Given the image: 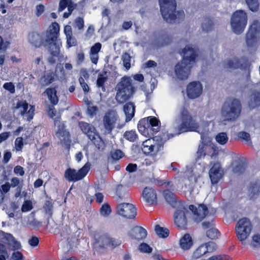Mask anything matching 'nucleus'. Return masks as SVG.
<instances>
[{"label":"nucleus","mask_w":260,"mask_h":260,"mask_svg":"<svg viewBox=\"0 0 260 260\" xmlns=\"http://www.w3.org/2000/svg\"><path fill=\"white\" fill-rule=\"evenodd\" d=\"M59 33V25L56 22H52L46 31V42L49 44L47 47L51 55L47 61L52 65L56 63L55 58L58 57L60 53L61 42L58 39Z\"/></svg>","instance_id":"f257e3e1"},{"label":"nucleus","mask_w":260,"mask_h":260,"mask_svg":"<svg viewBox=\"0 0 260 260\" xmlns=\"http://www.w3.org/2000/svg\"><path fill=\"white\" fill-rule=\"evenodd\" d=\"M181 54H183L182 59L176 64L175 73L179 79L182 80L188 78L192 64L196 62L197 54L196 50L189 45L182 49Z\"/></svg>","instance_id":"f03ea898"},{"label":"nucleus","mask_w":260,"mask_h":260,"mask_svg":"<svg viewBox=\"0 0 260 260\" xmlns=\"http://www.w3.org/2000/svg\"><path fill=\"white\" fill-rule=\"evenodd\" d=\"M175 122L178 124L175 128L177 135L188 132H197L199 127V123L185 106L181 107Z\"/></svg>","instance_id":"7ed1b4c3"},{"label":"nucleus","mask_w":260,"mask_h":260,"mask_svg":"<svg viewBox=\"0 0 260 260\" xmlns=\"http://www.w3.org/2000/svg\"><path fill=\"white\" fill-rule=\"evenodd\" d=\"M160 11L164 20L172 23L177 20L178 22L183 20L185 14L183 10L176 11L175 0H158Z\"/></svg>","instance_id":"20e7f679"},{"label":"nucleus","mask_w":260,"mask_h":260,"mask_svg":"<svg viewBox=\"0 0 260 260\" xmlns=\"http://www.w3.org/2000/svg\"><path fill=\"white\" fill-rule=\"evenodd\" d=\"M132 80L129 76L122 77L117 83L116 99L119 103H124L128 101L134 94L135 87L132 83Z\"/></svg>","instance_id":"39448f33"},{"label":"nucleus","mask_w":260,"mask_h":260,"mask_svg":"<svg viewBox=\"0 0 260 260\" xmlns=\"http://www.w3.org/2000/svg\"><path fill=\"white\" fill-rule=\"evenodd\" d=\"M139 132L143 136L152 138L160 128V121L155 116H148L141 119L137 125Z\"/></svg>","instance_id":"423d86ee"},{"label":"nucleus","mask_w":260,"mask_h":260,"mask_svg":"<svg viewBox=\"0 0 260 260\" xmlns=\"http://www.w3.org/2000/svg\"><path fill=\"white\" fill-rule=\"evenodd\" d=\"M241 110L240 101L235 98L230 99L224 103L221 113L224 120L234 121L239 117Z\"/></svg>","instance_id":"0eeeda50"},{"label":"nucleus","mask_w":260,"mask_h":260,"mask_svg":"<svg viewBox=\"0 0 260 260\" xmlns=\"http://www.w3.org/2000/svg\"><path fill=\"white\" fill-rule=\"evenodd\" d=\"M79 126L82 132L85 134L89 139L95 145L99 150H104L105 148V144L100 137L94 126L91 124L84 121L79 122Z\"/></svg>","instance_id":"6e6552de"},{"label":"nucleus","mask_w":260,"mask_h":260,"mask_svg":"<svg viewBox=\"0 0 260 260\" xmlns=\"http://www.w3.org/2000/svg\"><path fill=\"white\" fill-rule=\"evenodd\" d=\"M247 22V14L242 10H237L232 15L231 24L233 31L237 34L242 33Z\"/></svg>","instance_id":"1a4fd4ad"},{"label":"nucleus","mask_w":260,"mask_h":260,"mask_svg":"<svg viewBox=\"0 0 260 260\" xmlns=\"http://www.w3.org/2000/svg\"><path fill=\"white\" fill-rule=\"evenodd\" d=\"M60 120L61 116L60 115L57 116L54 118L55 124L57 122L60 123L58 126V128L55 133V135L57 138L60 139V144L64 146L66 149H69L72 142L71 135L70 132L66 129L64 124L60 123Z\"/></svg>","instance_id":"9d476101"},{"label":"nucleus","mask_w":260,"mask_h":260,"mask_svg":"<svg viewBox=\"0 0 260 260\" xmlns=\"http://www.w3.org/2000/svg\"><path fill=\"white\" fill-rule=\"evenodd\" d=\"M252 230L250 221L247 218L240 219L236 226L237 236L242 243L249 236Z\"/></svg>","instance_id":"9b49d317"},{"label":"nucleus","mask_w":260,"mask_h":260,"mask_svg":"<svg viewBox=\"0 0 260 260\" xmlns=\"http://www.w3.org/2000/svg\"><path fill=\"white\" fill-rule=\"evenodd\" d=\"M89 169V166L87 164H85L78 171L74 169L69 168L65 171L64 177L69 182H77L83 179L87 175Z\"/></svg>","instance_id":"f8f14e48"},{"label":"nucleus","mask_w":260,"mask_h":260,"mask_svg":"<svg viewBox=\"0 0 260 260\" xmlns=\"http://www.w3.org/2000/svg\"><path fill=\"white\" fill-rule=\"evenodd\" d=\"M190 215L188 210L185 207L178 208L174 214V223L180 229H185L188 223V219Z\"/></svg>","instance_id":"ddd939ff"},{"label":"nucleus","mask_w":260,"mask_h":260,"mask_svg":"<svg viewBox=\"0 0 260 260\" xmlns=\"http://www.w3.org/2000/svg\"><path fill=\"white\" fill-rule=\"evenodd\" d=\"M137 208L132 204L121 203L116 208V213L118 215L126 218L134 219L137 215Z\"/></svg>","instance_id":"4468645a"},{"label":"nucleus","mask_w":260,"mask_h":260,"mask_svg":"<svg viewBox=\"0 0 260 260\" xmlns=\"http://www.w3.org/2000/svg\"><path fill=\"white\" fill-rule=\"evenodd\" d=\"M175 136V134L166 133L160 134L157 136H153V137L149 138L147 140L143 141L142 146H145L146 145H155L154 142L155 141L157 146V151H160L162 149L164 145L166 142L168 140L174 137Z\"/></svg>","instance_id":"2eb2a0df"},{"label":"nucleus","mask_w":260,"mask_h":260,"mask_svg":"<svg viewBox=\"0 0 260 260\" xmlns=\"http://www.w3.org/2000/svg\"><path fill=\"white\" fill-rule=\"evenodd\" d=\"M260 31V24L258 20H255L250 25L246 35V43L248 47L255 45L257 42V36Z\"/></svg>","instance_id":"dca6fc26"},{"label":"nucleus","mask_w":260,"mask_h":260,"mask_svg":"<svg viewBox=\"0 0 260 260\" xmlns=\"http://www.w3.org/2000/svg\"><path fill=\"white\" fill-rule=\"evenodd\" d=\"M188 209L192 212L197 222L202 221L209 213L208 207L203 203L199 204L198 208L194 205H190Z\"/></svg>","instance_id":"f3484780"},{"label":"nucleus","mask_w":260,"mask_h":260,"mask_svg":"<svg viewBox=\"0 0 260 260\" xmlns=\"http://www.w3.org/2000/svg\"><path fill=\"white\" fill-rule=\"evenodd\" d=\"M218 152L213 147L209 146L205 143H202L199 145L197 152L196 161H198L202 158L205 157L206 155H209L211 157L217 155Z\"/></svg>","instance_id":"a211bd4d"},{"label":"nucleus","mask_w":260,"mask_h":260,"mask_svg":"<svg viewBox=\"0 0 260 260\" xmlns=\"http://www.w3.org/2000/svg\"><path fill=\"white\" fill-rule=\"evenodd\" d=\"M46 35L44 39L43 36L39 32L32 31L28 35V42L36 48H40L41 46L47 47L49 44L46 42Z\"/></svg>","instance_id":"6ab92c4d"},{"label":"nucleus","mask_w":260,"mask_h":260,"mask_svg":"<svg viewBox=\"0 0 260 260\" xmlns=\"http://www.w3.org/2000/svg\"><path fill=\"white\" fill-rule=\"evenodd\" d=\"M203 87L199 81H193L187 86L186 93L188 98L194 99L199 97L202 93Z\"/></svg>","instance_id":"aec40b11"},{"label":"nucleus","mask_w":260,"mask_h":260,"mask_svg":"<svg viewBox=\"0 0 260 260\" xmlns=\"http://www.w3.org/2000/svg\"><path fill=\"white\" fill-rule=\"evenodd\" d=\"M156 190L152 187H146L142 191L144 201L149 205H155L157 203Z\"/></svg>","instance_id":"412c9836"},{"label":"nucleus","mask_w":260,"mask_h":260,"mask_svg":"<svg viewBox=\"0 0 260 260\" xmlns=\"http://www.w3.org/2000/svg\"><path fill=\"white\" fill-rule=\"evenodd\" d=\"M128 235L132 239L140 241L144 240L146 238L147 232L143 227L136 225L131 229Z\"/></svg>","instance_id":"4be33fe9"},{"label":"nucleus","mask_w":260,"mask_h":260,"mask_svg":"<svg viewBox=\"0 0 260 260\" xmlns=\"http://www.w3.org/2000/svg\"><path fill=\"white\" fill-rule=\"evenodd\" d=\"M116 117L110 112L106 113L103 118V124L106 132L111 134L115 127L116 122Z\"/></svg>","instance_id":"5701e85b"},{"label":"nucleus","mask_w":260,"mask_h":260,"mask_svg":"<svg viewBox=\"0 0 260 260\" xmlns=\"http://www.w3.org/2000/svg\"><path fill=\"white\" fill-rule=\"evenodd\" d=\"M221 168L219 164L214 163L210 169L209 174L212 184H216L223 177V174L220 172Z\"/></svg>","instance_id":"b1692460"},{"label":"nucleus","mask_w":260,"mask_h":260,"mask_svg":"<svg viewBox=\"0 0 260 260\" xmlns=\"http://www.w3.org/2000/svg\"><path fill=\"white\" fill-rule=\"evenodd\" d=\"M16 109H19L22 108V110L21 111V115L23 116L26 113H28V119L31 120L32 119L34 116V106H31L29 110L27 111L28 108V104L26 101H18L16 103L15 107Z\"/></svg>","instance_id":"393cba45"},{"label":"nucleus","mask_w":260,"mask_h":260,"mask_svg":"<svg viewBox=\"0 0 260 260\" xmlns=\"http://www.w3.org/2000/svg\"><path fill=\"white\" fill-rule=\"evenodd\" d=\"M248 196L250 199L257 198L260 192V181L256 180L250 182L248 188Z\"/></svg>","instance_id":"a878e982"},{"label":"nucleus","mask_w":260,"mask_h":260,"mask_svg":"<svg viewBox=\"0 0 260 260\" xmlns=\"http://www.w3.org/2000/svg\"><path fill=\"white\" fill-rule=\"evenodd\" d=\"M56 76V74L53 72L45 73L39 79L38 82L42 87H46L55 81Z\"/></svg>","instance_id":"bb28decb"},{"label":"nucleus","mask_w":260,"mask_h":260,"mask_svg":"<svg viewBox=\"0 0 260 260\" xmlns=\"http://www.w3.org/2000/svg\"><path fill=\"white\" fill-rule=\"evenodd\" d=\"M3 238L6 241V244L11 247L12 250H15L20 249V243L17 241L12 234L5 233Z\"/></svg>","instance_id":"cd10ccee"},{"label":"nucleus","mask_w":260,"mask_h":260,"mask_svg":"<svg viewBox=\"0 0 260 260\" xmlns=\"http://www.w3.org/2000/svg\"><path fill=\"white\" fill-rule=\"evenodd\" d=\"M135 106L132 102L126 103L123 106V111L125 115V121L128 122L132 120L135 115Z\"/></svg>","instance_id":"c85d7f7f"},{"label":"nucleus","mask_w":260,"mask_h":260,"mask_svg":"<svg viewBox=\"0 0 260 260\" xmlns=\"http://www.w3.org/2000/svg\"><path fill=\"white\" fill-rule=\"evenodd\" d=\"M44 93L47 94L48 99L51 105L55 106L58 104L59 99L57 95L56 87L46 88Z\"/></svg>","instance_id":"c756f323"},{"label":"nucleus","mask_w":260,"mask_h":260,"mask_svg":"<svg viewBox=\"0 0 260 260\" xmlns=\"http://www.w3.org/2000/svg\"><path fill=\"white\" fill-rule=\"evenodd\" d=\"M180 247L183 250L189 249L193 245V240L189 234H185L179 240Z\"/></svg>","instance_id":"7c9ffc66"},{"label":"nucleus","mask_w":260,"mask_h":260,"mask_svg":"<svg viewBox=\"0 0 260 260\" xmlns=\"http://www.w3.org/2000/svg\"><path fill=\"white\" fill-rule=\"evenodd\" d=\"M116 194L121 200H128L129 199V193L127 188L121 184H118L116 188Z\"/></svg>","instance_id":"2f4dec72"},{"label":"nucleus","mask_w":260,"mask_h":260,"mask_svg":"<svg viewBox=\"0 0 260 260\" xmlns=\"http://www.w3.org/2000/svg\"><path fill=\"white\" fill-rule=\"evenodd\" d=\"M208 253L207 244L200 245L193 252L191 258L193 259L200 258L204 255Z\"/></svg>","instance_id":"473e14b6"},{"label":"nucleus","mask_w":260,"mask_h":260,"mask_svg":"<svg viewBox=\"0 0 260 260\" xmlns=\"http://www.w3.org/2000/svg\"><path fill=\"white\" fill-rule=\"evenodd\" d=\"M260 105V92L258 91L253 92L248 102V106L250 109H254Z\"/></svg>","instance_id":"72a5a7b5"},{"label":"nucleus","mask_w":260,"mask_h":260,"mask_svg":"<svg viewBox=\"0 0 260 260\" xmlns=\"http://www.w3.org/2000/svg\"><path fill=\"white\" fill-rule=\"evenodd\" d=\"M162 194L166 201L170 205L174 206L176 203L175 194L169 189L164 190Z\"/></svg>","instance_id":"f704fd0d"},{"label":"nucleus","mask_w":260,"mask_h":260,"mask_svg":"<svg viewBox=\"0 0 260 260\" xmlns=\"http://www.w3.org/2000/svg\"><path fill=\"white\" fill-rule=\"evenodd\" d=\"M54 202L51 197H49L48 199L45 201L43 205V209L46 215L49 217H51L53 214Z\"/></svg>","instance_id":"c9c22d12"},{"label":"nucleus","mask_w":260,"mask_h":260,"mask_svg":"<svg viewBox=\"0 0 260 260\" xmlns=\"http://www.w3.org/2000/svg\"><path fill=\"white\" fill-rule=\"evenodd\" d=\"M110 237L107 235H103L99 237V239L96 241L99 243V247L101 249H106L110 246Z\"/></svg>","instance_id":"e433bc0d"},{"label":"nucleus","mask_w":260,"mask_h":260,"mask_svg":"<svg viewBox=\"0 0 260 260\" xmlns=\"http://www.w3.org/2000/svg\"><path fill=\"white\" fill-rule=\"evenodd\" d=\"M213 27L214 23L210 17H205L202 24L203 31L207 32L213 30Z\"/></svg>","instance_id":"4c0bfd02"},{"label":"nucleus","mask_w":260,"mask_h":260,"mask_svg":"<svg viewBox=\"0 0 260 260\" xmlns=\"http://www.w3.org/2000/svg\"><path fill=\"white\" fill-rule=\"evenodd\" d=\"M226 68L228 69H243V65L240 63L239 59L228 60L226 63Z\"/></svg>","instance_id":"58836bf2"},{"label":"nucleus","mask_w":260,"mask_h":260,"mask_svg":"<svg viewBox=\"0 0 260 260\" xmlns=\"http://www.w3.org/2000/svg\"><path fill=\"white\" fill-rule=\"evenodd\" d=\"M108 80V77L104 76L102 74H99L98 75V78L96 82V85L97 87L101 88L102 91H105V83Z\"/></svg>","instance_id":"ea45409f"},{"label":"nucleus","mask_w":260,"mask_h":260,"mask_svg":"<svg viewBox=\"0 0 260 260\" xmlns=\"http://www.w3.org/2000/svg\"><path fill=\"white\" fill-rule=\"evenodd\" d=\"M155 231L159 237L166 238L169 235V231L168 229L161 227L159 225L157 224L155 226Z\"/></svg>","instance_id":"a19ab883"},{"label":"nucleus","mask_w":260,"mask_h":260,"mask_svg":"<svg viewBox=\"0 0 260 260\" xmlns=\"http://www.w3.org/2000/svg\"><path fill=\"white\" fill-rule=\"evenodd\" d=\"M124 138L127 141L134 142L138 138V136L135 130L127 131L123 134Z\"/></svg>","instance_id":"79ce46f5"},{"label":"nucleus","mask_w":260,"mask_h":260,"mask_svg":"<svg viewBox=\"0 0 260 260\" xmlns=\"http://www.w3.org/2000/svg\"><path fill=\"white\" fill-rule=\"evenodd\" d=\"M131 58L132 57L128 52H124L122 55L121 59L123 65L127 70H129L131 68Z\"/></svg>","instance_id":"37998d69"},{"label":"nucleus","mask_w":260,"mask_h":260,"mask_svg":"<svg viewBox=\"0 0 260 260\" xmlns=\"http://www.w3.org/2000/svg\"><path fill=\"white\" fill-rule=\"evenodd\" d=\"M220 233L219 231L215 227L209 229L206 232L207 237L211 239H216L220 236Z\"/></svg>","instance_id":"c03bdc74"},{"label":"nucleus","mask_w":260,"mask_h":260,"mask_svg":"<svg viewBox=\"0 0 260 260\" xmlns=\"http://www.w3.org/2000/svg\"><path fill=\"white\" fill-rule=\"evenodd\" d=\"M246 165L243 162H238L233 168V172L238 174H243L246 170Z\"/></svg>","instance_id":"a18cd8bd"},{"label":"nucleus","mask_w":260,"mask_h":260,"mask_svg":"<svg viewBox=\"0 0 260 260\" xmlns=\"http://www.w3.org/2000/svg\"><path fill=\"white\" fill-rule=\"evenodd\" d=\"M112 212L111 208L108 203H104L100 210L101 215L104 217L108 216Z\"/></svg>","instance_id":"49530a36"},{"label":"nucleus","mask_w":260,"mask_h":260,"mask_svg":"<svg viewBox=\"0 0 260 260\" xmlns=\"http://www.w3.org/2000/svg\"><path fill=\"white\" fill-rule=\"evenodd\" d=\"M215 139L219 144L224 145L227 143L229 138L226 134L222 132L218 134L216 136Z\"/></svg>","instance_id":"de8ad7c7"},{"label":"nucleus","mask_w":260,"mask_h":260,"mask_svg":"<svg viewBox=\"0 0 260 260\" xmlns=\"http://www.w3.org/2000/svg\"><path fill=\"white\" fill-rule=\"evenodd\" d=\"M249 9L252 12L257 11L259 8L258 0H245Z\"/></svg>","instance_id":"09e8293b"},{"label":"nucleus","mask_w":260,"mask_h":260,"mask_svg":"<svg viewBox=\"0 0 260 260\" xmlns=\"http://www.w3.org/2000/svg\"><path fill=\"white\" fill-rule=\"evenodd\" d=\"M202 228L204 230H209L211 229V228H213L215 227V220L214 217L213 216H212V218L207 221H205L202 223Z\"/></svg>","instance_id":"8fccbe9b"},{"label":"nucleus","mask_w":260,"mask_h":260,"mask_svg":"<svg viewBox=\"0 0 260 260\" xmlns=\"http://www.w3.org/2000/svg\"><path fill=\"white\" fill-rule=\"evenodd\" d=\"M110 155L112 159L114 160H118L122 158L124 154V153L120 149H116L110 152Z\"/></svg>","instance_id":"3c124183"},{"label":"nucleus","mask_w":260,"mask_h":260,"mask_svg":"<svg viewBox=\"0 0 260 260\" xmlns=\"http://www.w3.org/2000/svg\"><path fill=\"white\" fill-rule=\"evenodd\" d=\"M139 250L143 253H150L152 251V248L147 243H142L139 246Z\"/></svg>","instance_id":"603ef678"},{"label":"nucleus","mask_w":260,"mask_h":260,"mask_svg":"<svg viewBox=\"0 0 260 260\" xmlns=\"http://www.w3.org/2000/svg\"><path fill=\"white\" fill-rule=\"evenodd\" d=\"M237 136L239 139L242 140L246 142H251L250 136L249 133L242 131L238 133Z\"/></svg>","instance_id":"864d4df0"},{"label":"nucleus","mask_w":260,"mask_h":260,"mask_svg":"<svg viewBox=\"0 0 260 260\" xmlns=\"http://www.w3.org/2000/svg\"><path fill=\"white\" fill-rule=\"evenodd\" d=\"M32 203L30 200L25 201L21 207V211L26 212L30 211L32 209Z\"/></svg>","instance_id":"5fc2aeb1"},{"label":"nucleus","mask_w":260,"mask_h":260,"mask_svg":"<svg viewBox=\"0 0 260 260\" xmlns=\"http://www.w3.org/2000/svg\"><path fill=\"white\" fill-rule=\"evenodd\" d=\"M122 243L120 240L110 237V246L111 249H113L116 247L119 246Z\"/></svg>","instance_id":"6e6d98bb"},{"label":"nucleus","mask_w":260,"mask_h":260,"mask_svg":"<svg viewBox=\"0 0 260 260\" xmlns=\"http://www.w3.org/2000/svg\"><path fill=\"white\" fill-rule=\"evenodd\" d=\"M3 88L11 93H14L15 92V87L12 82H6L3 85Z\"/></svg>","instance_id":"4d7b16f0"},{"label":"nucleus","mask_w":260,"mask_h":260,"mask_svg":"<svg viewBox=\"0 0 260 260\" xmlns=\"http://www.w3.org/2000/svg\"><path fill=\"white\" fill-rule=\"evenodd\" d=\"M75 25L79 30H81L84 28V21L83 18L78 17L74 21Z\"/></svg>","instance_id":"13d9d810"},{"label":"nucleus","mask_w":260,"mask_h":260,"mask_svg":"<svg viewBox=\"0 0 260 260\" xmlns=\"http://www.w3.org/2000/svg\"><path fill=\"white\" fill-rule=\"evenodd\" d=\"M15 146L16 151H21L23 146V139L22 137H18L15 141Z\"/></svg>","instance_id":"bf43d9fd"},{"label":"nucleus","mask_w":260,"mask_h":260,"mask_svg":"<svg viewBox=\"0 0 260 260\" xmlns=\"http://www.w3.org/2000/svg\"><path fill=\"white\" fill-rule=\"evenodd\" d=\"M72 0H60L59 3V11H62L64 10L70 4Z\"/></svg>","instance_id":"052dcab7"},{"label":"nucleus","mask_w":260,"mask_h":260,"mask_svg":"<svg viewBox=\"0 0 260 260\" xmlns=\"http://www.w3.org/2000/svg\"><path fill=\"white\" fill-rule=\"evenodd\" d=\"M155 145H146L145 146H142V150L144 154L149 155L153 152Z\"/></svg>","instance_id":"680f3d73"},{"label":"nucleus","mask_w":260,"mask_h":260,"mask_svg":"<svg viewBox=\"0 0 260 260\" xmlns=\"http://www.w3.org/2000/svg\"><path fill=\"white\" fill-rule=\"evenodd\" d=\"M85 60V54L81 51L76 54V63L77 65L81 64Z\"/></svg>","instance_id":"e2e57ef3"},{"label":"nucleus","mask_w":260,"mask_h":260,"mask_svg":"<svg viewBox=\"0 0 260 260\" xmlns=\"http://www.w3.org/2000/svg\"><path fill=\"white\" fill-rule=\"evenodd\" d=\"M102 47V45L100 43H95L93 46H92L90 49L91 54L93 55H97L98 53L100 52Z\"/></svg>","instance_id":"0e129e2a"},{"label":"nucleus","mask_w":260,"mask_h":260,"mask_svg":"<svg viewBox=\"0 0 260 260\" xmlns=\"http://www.w3.org/2000/svg\"><path fill=\"white\" fill-rule=\"evenodd\" d=\"M67 44L69 48L72 46H75L77 45L76 39L71 36V37H67Z\"/></svg>","instance_id":"69168bd1"},{"label":"nucleus","mask_w":260,"mask_h":260,"mask_svg":"<svg viewBox=\"0 0 260 260\" xmlns=\"http://www.w3.org/2000/svg\"><path fill=\"white\" fill-rule=\"evenodd\" d=\"M79 82L84 93H88L89 91V87L88 84L85 82L84 79H83V77H79Z\"/></svg>","instance_id":"338daca9"},{"label":"nucleus","mask_w":260,"mask_h":260,"mask_svg":"<svg viewBox=\"0 0 260 260\" xmlns=\"http://www.w3.org/2000/svg\"><path fill=\"white\" fill-rule=\"evenodd\" d=\"M54 106L52 105L49 106L47 110L48 115L50 118H53L56 114V111Z\"/></svg>","instance_id":"774afa93"}]
</instances>
